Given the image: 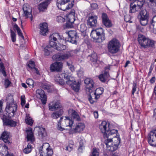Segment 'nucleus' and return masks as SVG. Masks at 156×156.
I'll list each match as a JSON object with an SVG mask.
<instances>
[{
	"mask_svg": "<svg viewBox=\"0 0 156 156\" xmlns=\"http://www.w3.org/2000/svg\"><path fill=\"white\" fill-rule=\"evenodd\" d=\"M27 139L28 141L33 142L34 140V136L32 129L30 128L27 130Z\"/></svg>",
	"mask_w": 156,
	"mask_h": 156,
	"instance_id": "obj_26",
	"label": "nucleus"
},
{
	"mask_svg": "<svg viewBox=\"0 0 156 156\" xmlns=\"http://www.w3.org/2000/svg\"><path fill=\"white\" fill-rule=\"evenodd\" d=\"M37 97L40 98L43 105L46 104L47 101V97L45 94L44 91L41 89H38L36 91Z\"/></svg>",
	"mask_w": 156,
	"mask_h": 156,
	"instance_id": "obj_16",
	"label": "nucleus"
},
{
	"mask_svg": "<svg viewBox=\"0 0 156 156\" xmlns=\"http://www.w3.org/2000/svg\"><path fill=\"white\" fill-rule=\"evenodd\" d=\"M99 150L96 148H93L90 156H99Z\"/></svg>",
	"mask_w": 156,
	"mask_h": 156,
	"instance_id": "obj_43",
	"label": "nucleus"
},
{
	"mask_svg": "<svg viewBox=\"0 0 156 156\" xmlns=\"http://www.w3.org/2000/svg\"><path fill=\"white\" fill-rule=\"evenodd\" d=\"M40 33L41 35H44L48 31V25L46 23H43L40 24Z\"/></svg>",
	"mask_w": 156,
	"mask_h": 156,
	"instance_id": "obj_21",
	"label": "nucleus"
},
{
	"mask_svg": "<svg viewBox=\"0 0 156 156\" xmlns=\"http://www.w3.org/2000/svg\"><path fill=\"white\" fill-rule=\"evenodd\" d=\"M23 16L26 18H30L32 21V16L31 14L32 9L30 6L27 4H25L23 6Z\"/></svg>",
	"mask_w": 156,
	"mask_h": 156,
	"instance_id": "obj_10",
	"label": "nucleus"
},
{
	"mask_svg": "<svg viewBox=\"0 0 156 156\" xmlns=\"http://www.w3.org/2000/svg\"><path fill=\"white\" fill-rule=\"evenodd\" d=\"M17 31L19 36L21 37L23 39H24V37L22 34L21 31L20 29L17 30Z\"/></svg>",
	"mask_w": 156,
	"mask_h": 156,
	"instance_id": "obj_57",
	"label": "nucleus"
},
{
	"mask_svg": "<svg viewBox=\"0 0 156 156\" xmlns=\"http://www.w3.org/2000/svg\"><path fill=\"white\" fill-rule=\"evenodd\" d=\"M111 137L110 138H108L105 140V143L107 146V150L109 151L113 152L116 151L118 148V147L116 145L112 144Z\"/></svg>",
	"mask_w": 156,
	"mask_h": 156,
	"instance_id": "obj_14",
	"label": "nucleus"
},
{
	"mask_svg": "<svg viewBox=\"0 0 156 156\" xmlns=\"http://www.w3.org/2000/svg\"><path fill=\"white\" fill-rule=\"evenodd\" d=\"M21 104L22 106L24 105L25 103V98L24 95H22L21 96Z\"/></svg>",
	"mask_w": 156,
	"mask_h": 156,
	"instance_id": "obj_53",
	"label": "nucleus"
},
{
	"mask_svg": "<svg viewBox=\"0 0 156 156\" xmlns=\"http://www.w3.org/2000/svg\"><path fill=\"white\" fill-rule=\"evenodd\" d=\"M67 34L69 37V41L73 44L76 43L79 38L76 32L74 30H70Z\"/></svg>",
	"mask_w": 156,
	"mask_h": 156,
	"instance_id": "obj_13",
	"label": "nucleus"
},
{
	"mask_svg": "<svg viewBox=\"0 0 156 156\" xmlns=\"http://www.w3.org/2000/svg\"><path fill=\"white\" fill-rule=\"evenodd\" d=\"M80 83L81 82L80 81H76L70 86L73 90L77 92L80 89Z\"/></svg>",
	"mask_w": 156,
	"mask_h": 156,
	"instance_id": "obj_31",
	"label": "nucleus"
},
{
	"mask_svg": "<svg viewBox=\"0 0 156 156\" xmlns=\"http://www.w3.org/2000/svg\"><path fill=\"white\" fill-rule=\"evenodd\" d=\"M11 37L12 41L14 42L16 41V34L11 29L10 30Z\"/></svg>",
	"mask_w": 156,
	"mask_h": 156,
	"instance_id": "obj_44",
	"label": "nucleus"
},
{
	"mask_svg": "<svg viewBox=\"0 0 156 156\" xmlns=\"http://www.w3.org/2000/svg\"><path fill=\"white\" fill-rule=\"evenodd\" d=\"M97 18L95 16H89L87 21V25L90 27H96L97 23Z\"/></svg>",
	"mask_w": 156,
	"mask_h": 156,
	"instance_id": "obj_19",
	"label": "nucleus"
},
{
	"mask_svg": "<svg viewBox=\"0 0 156 156\" xmlns=\"http://www.w3.org/2000/svg\"><path fill=\"white\" fill-rule=\"evenodd\" d=\"M48 5V2H43L39 5L38 9L40 11H43L47 9Z\"/></svg>",
	"mask_w": 156,
	"mask_h": 156,
	"instance_id": "obj_34",
	"label": "nucleus"
},
{
	"mask_svg": "<svg viewBox=\"0 0 156 156\" xmlns=\"http://www.w3.org/2000/svg\"><path fill=\"white\" fill-rule=\"evenodd\" d=\"M90 36L95 42H101L105 40L104 31L101 28L92 30Z\"/></svg>",
	"mask_w": 156,
	"mask_h": 156,
	"instance_id": "obj_4",
	"label": "nucleus"
},
{
	"mask_svg": "<svg viewBox=\"0 0 156 156\" xmlns=\"http://www.w3.org/2000/svg\"><path fill=\"white\" fill-rule=\"evenodd\" d=\"M39 136L42 138L45 137L47 135V133L45 129L43 128H40L39 131L38 132Z\"/></svg>",
	"mask_w": 156,
	"mask_h": 156,
	"instance_id": "obj_37",
	"label": "nucleus"
},
{
	"mask_svg": "<svg viewBox=\"0 0 156 156\" xmlns=\"http://www.w3.org/2000/svg\"><path fill=\"white\" fill-rule=\"evenodd\" d=\"M148 136V143L152 146H156V129L151 131Z\"/></svg>",
	"mask_w": 156,
	"mask_h": 156,
	"instance_id": "obj_12",
	"label": "nucleus"
},
{
	"mask_svg": "<svg viewBox=\"0 0 156 156\" xmlns=\"http://www.w3.org/2000/svg\"><path fill=\"white\" fill-rule=\"evenodd\" d=\"M94 115L95 118L97 119L98 118V115L97 112H94Z\"/></svg>",
	"mask_w": 156,
	"mask_h": 156,
	"instance_id": "obj_61",
	"label": "nucleus"
},
{
	"mask_svg": "<svg viewBox=\"0 0 156 156\" xmlns=\"http://www.w3.org/2000/svg\"><path fill=\"white\" fill-rule=\"evenodd\" d=\"M26 83L30 87L33 88V87L34 82L32 79H28L27 80Z\"/></svg>",
	"mask_w": 156,
	"mask_h": 156,
	"instance_id": "obj_42",
	"label": "nucleus"
},
{
	"mask_svg": "<svg viewBox=\"0 0 156 156\" xmlns=\"http://www.w3.org/2000/svg\"><path fill=\"white\" fill-rule=\"evenodd\" d=\"M61 105L58 101L54 100L49 104V108L50 110L54 111L60 108Z\"/></svg>",
	"mask_w": 156,
	"mask_h": 156,
	"instance_id": "obj_18",
	"label": "nucleus"
},
{
	"mask_svg": "<svg viewBox=\"0 0 156 156\" xmlns=\"http://www.w3.org/2000/svg\"><path fill=\"white\" fill-rule=\"evenodd\" d=\"M55 80L57 84H59L62 85H63L65 84V82L62 79L59 75L55 77Z\"/></svg>",
	"mask_w": 156,
	"mask_h": 156,
	"instance_id": "obj_36",
	"label": "nucleus"
},
{
	"mask_svg": "<svg viewBox=\"0 0 156 156\" xmlns=\"http://www.w3.org/2000/svg\"><path fill=\"white\" fill-rule=\"evenodd\" d=\"M63 64L61 62H55L52 64L50 67L51 72H60L63 67Z\"/></svg>",
	"mask_w": 156,
	"mask_h": 156,
	"instance_id": "obj_15",
	"label": "nucleus"
},
{
	"mask_svg": "<svg viewBox=\"0 0 156 156\" xmlns=\"http://www.w3.org/2000/svg\"><path fill=\"white\" fill-rule=\"evenodd\" d=\"M104 89L102 87H100L97 89L94 94L95 100L99 98L103 92Z\"/></svg>",
	"mask_w": 156,
	"mask_h": 156,
	"instance_id": "obj_28",
	"label": "nucleus"
},
{
	"mask_svg": "<svg viewBox=\"0 0 156 156\" xmlns=\"http://www.w3.org/2000/svg\"><path fill=\"white\" fill-rule=\"evenodd\" d=\"M4 148V149L5 150V151H6V152H7V153L6 154V155H5V156H14V155L12 154H9L8 153V151H7V147L5 146V147H3ZM2 148H3V147H2Z\"/></svg>",
	"mask_w": 156,
	"mask_h": 156,
	"instance_id": "obj_58",
	"label": "nucleus"
},
{
	"mask_svg": "<svg viewBox=\"0 0 156 156\" xmlns=\"http://www.w3.org/2000/svg\"><path fill=\"white\" fill-rule=\"evenodd\" d=\"M66 20L67 21L66 27L68 28L72 27L73 24L75 20L74 12H72L66 15Z\"/></svg>",
	"mask_w": 156,
	"mask_h": 156,
	"instance_id": "obj_11",
	"label": "nucleus"
},
{
	"mask_svg": "<svg viewBox=\"0 0 156 156\" xmlns=\"http://www.w3.org/2000/svg\"><path fill=\"white\" fill-rule=\"evenodd\" d=\"M25 121L27 124L32 125L33 123V121L32 119L29 116V115H27L25 119Z\"/></svg>",
	"mask_w": 156,
	"mask_h": 156,
	"instance_id": "obj_40",
	"label": "nucleus"
},
{
	"mask_svg": "<svg viewBox=\"0 0 156 156\" xmlns=\"http://www.w3.org/2000/svg\"><path fill=\"white\" fill-rule=\"evenodd\" d=\"M11 82L8 79H6L5 81V88H7L10 84Z\"/></svg>",
	"mask_w": 156,
	"mask_h": 156,
	"instance_id": "obj_55",
	"label": "nucleus"
},
{
	"mask_svg": "<svg viewBox=\"0 0 156 156\" xmlns=\"http://www.w3.org/2000/svg\"><path fill=\"white\" fill-rule=\"evenodd\" d=\"M69 68L72 72H73L74 70V66L72 65L70 66Z\"/></svg>",
	"mask_w": 156,
	"mask_h": 156,
	"instance_id": "obj_64",
	"label": "nucleus"
},
{
	"mask_svg": "<svg viewBox=\"0 0 156 156\" xmlns=\"http://www.w3.org/2000/svg\"><path fill=\"white\" fill-rule=\"evenodd\" d=\"M74 143L72 141H70L69 146L66 147V149L69 151H72L73 148Z\"/></svg>",
	"mask_w": 156,
	"mask_h": 156,
	"instance_id": "obj_45",
	"label": "nucleus"
},
{
	"mask_svg": "<svg viewBox=\"0 0 156 156\" xmlns=\"http://www.w3.org/2000/svg\"><path fill=\"white\" fill-rule=\"evenodd\" d=\"M109 76V73L108 72H105L104 73L101 74L99 76L100 80L102 82H105Z\"/></svg>",
	"mask_w": 156,
	"mask_h": 156,
	"instance_id": "obj_29",
	"label": "nucleus"
},
{
	"mask_svg": "<svg viewBox=\"0 0 156 156\" xmlns=\"http://www.w3.org/2000/svg\"><path fill=\"white\" fill-rule=\"evenodd\" d=\"M5 109L8 117L9 118H12L17 111V105L14 102H12L7 105Z\"/></svg>",
	"mask_w": 156,
	"mask_h": 156,
	"instance_id": "obj_9",
	"label": "nucleus"
},
{
	"mask_svg": "<svg viewBox=\"0 0 156 156\" xmlns=\"http://www.w3.org/2000/svg\"><path fill=\"white\" fill-rule=\"evenodd\" d=\"M9 133L5 131L2 134V140L5 143H9Z\"/></svg>",
	"mask_w": 156,
	"mask_h": 156,
	"instance_id": "obj_32",
	"label": "nucleus"
},
{
	"mask_svg": "<svg viewBox=\"0 0 156 156\" xmlns=\"http://www.w3.org/2000/svg\"><path fill=\"white\" fill-rule=\"evenodd\" d=\"M153 67H154V66H153V65L152 64L151 66L150 67L149 69V74H151V72H152V70L153 69Z\"/></svg>",
	"mask_w": 156,
	"mask_h": 156,
	"instance_id": "obj_63",
	"label": "nucleus"
},
{
	"mask_svg": "<svg viewBox=\"0 0 156 156\" xmlns=\"http://www.w3.org/2000/svg\"><path fill=\"white\" fill-rule=\"evenodd\" d=\"M140 9L138 6H136V4L131 3L130 5V13H133L139 11Z\"/></svg>",
	"mask_w": 156,
	"mask_h": 156,
	"instance_id": "obj_27",
	"label": "nucleus"
},
{
	"mask_svg": "<svg viewBox=\"0 0 156 156\" xmlns=\"http://www.w3.org/2000/svg\"><path fill=\"white\" fill-rule=\"evenodd\" d=\"M65 118L66 119L64 120V122L65 123L66 126H69L71 128L73 124V122L72 120H71L69 117L66 116Z\"/></svg>",
	"mask_w": 156,
	"mask_h": 156,
	"instance_id": "obj_33",
	"label": "nucleus"
},
{
	"mask_svg": "<svg viewBox=\"0 0 156 156\" xmlns=\"http://www.w3.org/2000/svg\"><path fill=\"white\" fill-rule=\"evenodd\" d=\"M88 99L90 103L91 104H93L94 102H95L97 100H95V97H94V94H93L92 96L90 95L88 98Z\"/></svg>",
	"mask_w": 156,
	"mask_h": 156,
	"instance_id": "obj_48",
	"label": "nucleus"
},
{
	"mask_svg": "<svg viewBox=\"0 0 156 156\" xmlns=\"http://www.w3.org/2000/svg\"><path fill=\"white\" fill-rule=\"evenodd\" d=\"M112 137V144H115L118 146L120 141V139L118 137L115 136L114 137Z\"/></svg>",
	"mask_w": 156,
	"mask_h": 156,
	"instance_id": "obj_38",
	"label": "nucleus"
},
{
	"mask_svg": "<svg viewBox=\"0 0 156 156\" xmlns=\"http://www.w3.org/2000/svg\"><path fill=\"white\" fill-rule=\"evenodd\" d=\"M81 142H80V147L78 148V150L79 152H81L83 149V144H81Z\"/></svg>",
	"mask_w": 156,
	"mask_h": 156,
	"instance_id": "obj_59",
	"label": "nucleus"
},
{
	"mask_svg": "<svg viewBox=\"0 0 156 156\" xmlns=\"http://www.w3.org/2000/svg\"><path fill=\"white\" fill-rule=\"evenodd\" d=\"M74 0H57V5L59 9L66 10L72 8Z\"/></svg>",
	"mask_w": 156,
	"mask_h": 156,
	"instance_id": "obj_6",
	"label": "nucleus"
},
{
	"mask_svg": "<svg viewBox=\"0 0 156 156\" xmlns=\"http://www.w3.org/2000/svg\"><path fill=\"white\" fill-rule=\"evenodd\" d=\"M87 29V27L84 24H82L80 25V30L82 32H83Z\"/></svg>",
	"mask_w": 156,
	"mask_h": 156,
	"instance_id": "obj_49",
	"label": "nucleus"
},
{
	"mask_svg": "<svg viewBox=\"0 0 156 156\" xmlns=\"http://www.w3.org/2000/svg\"><path fill=\"white\" fill-rule=\"evenodd\" d=\"M110 124L105 121H103L99 125V128L101 132L103 133L104 137L108 138L111 136L115 134L117 131L114 129H110L109 128Z\"/></svg>",
	"mask_w": 156,
	"mask_h": 156,
	"instance_id": "obj_3",
	"label": "nucleus"
},
{
	"mask_svg": "<svg viewBox=\"0 0 156 156\" xmlns=\"http://www.w3.org/2000/svg\"><path fill=\"white\" fill-rule=\"evenodd\" d=\"M29 67L31 69H34L35 68V65L34 62L33 61H30L29 62L28 64Z\"/></svg>",
	"mask_w": 156,
	"mask_h": 156,
	"instance_id": "obj_51",
	"label": "nucleus"
},
{
	"mask_svg": "<svg viewBox=\"0 0 156 156\" xmlns=\"http://www.w3.org/2000/svg\"><path fill=\"white\" fill-rule=\"evenodd\" d=\"M32 148L31 144L29 143L27 145V147L23 150V152L25 154H28L31 151Z\"/></svg>",
	"mask_w": 156,
	"mask_h": 156,
	"instance_id": "obj_39",
	"label": "nucleus"
},
{
	"mask_svg": "<svg viewBox=\"0 0 156 156\" xmlns=\"http://www.w3.org/2000/svg\"><path fill=\"white\" fill-rule=\"evenodd\" d=\"M65 78L67 80L66 83L67 84L71 86L76 81L74 77L71 76L65 75L64 76Z\"/></svg>",
	"mask_w": 156,
	"mask_h": 156,
	"instance_id": "obj_25",
	"label": "nucleus"
},
{
	"mask_svg": "<svg viewBox=\"0 0 156 156\" xmlns=\"http://www.w3.org/2000/svg\"><path fill=\"white\" fill-rule=\"evenodd\" d=\"M120 47V43L115 38H113L109 41L107 45L108 52L112 54L117 53Z\"/></svg>",
	"mask_w": 156,
	"mask_h": 156,
	"instance_id": "obj_5",
	"label": "nucleus"
},
{
	"mask_svg": "<svg viewBox=\"0 0 156 156\" xmlns=\"http://www.w3.org/2000/svg\"><path fill=\"white\" fill-rule=\"evenodd\" d=\"M48 143H45L40 147V154L41 156H52L53 154L52 150L50 148Z\"/></svg>",
	"mask_w": 156,
	"mask_h": 156,
	"instance_id": "obj_7",
	"label": "nucleus"
},
{
	"mask_svg": "<svg viewBox=\"0 0 156 156\" xmlns=\"http://www.w3.org/2000/svg\"><path fill=\"white\" fill-rule=\"evenodd\" d=\"M51 48L46 47L44 49V54L45 55L48 56L50 54Z\"/></svg>",
	"mask_w": 156,
	"mask_h": 156,
	"instance_id": "obj_52",
	"label": "nucleus"
},
{
	"mask_svg": "<svg viewBox=\"0 0 156 156\" xmlns=\"http://www.w3.org/2000/svg\"><path fill=\"white\" fill-rule=\"evenodd\" d=\"M86 85V87L89 90L94 87V83L93 80L90 78H87L84 80Z\"/></svg>",
	"mask_w": 156,
	"mask_h": 156,
	"instance_id": "obj_22",
	"label": "nucleus"
},
{
	"mask_svg": "<svg viewBox=\"0 0 156 156\" xmlns=\"http://www.w3.org/2000/svg\"><path fill=\"white\" fill-rule=\"evenodd\" d=\"M102 18L104 24L107 27L112 26V23L108 18L107 15L105 13L102 14Z\"/></svg>",
	"mask_w": 156,
	"mask_h": 156,
	"instance_id": "obj_20",
	"label": "nucleus"
},
{
	"mask_svg": "<svg viewBox=\"0 0 156 156\" xmlns=\"http://www.w3.org/2000/svg\"><path fill=\"white\" fill-rule=\"evenodd\" d=\"M155 79V77L154 76L150 79V81L151 83H154Z\"/></svg>",
	"mask_w": 156,
	"mask_h": 156,
	"instance_id": "obj_60",
	"label": "nucleus"
},
{
	"mask_svg": "<svg viewBox=\"0 0 156 156\" xmlns=\"http://www.w3.org/2000/svg\"><path fill=\"white\" fill-rule=\"evenodd\" d=\"M50 86L49 85H45L44 86L43 88L44 89L48 90L50 89Z\"/></svg>",
	"mask_w": 156,
	"mask_h": 156,
	"instance_id": "obj_62",
	"label": "nucleus"
},
{
	"mask_svg": "<svg viewBox=\"0 0 156 156\" xmlns=\"http://www.w3.org/2000/svg\"><path fill=\"white\" fill-rule=\"evenodd\" d=\"M136 2L137 3L136 6H138L139 7V9H140L142 7L144 2L143 0H136L134 3Z\"/></svg>",
	"mask_w": 156,
	"mask_h": 156,
	"instance_id": "obj_41",
	"label": "nucleus"
},
{
	"mask_svg": "<svg viewBox=\"0 0 156 156\" xmlns=\"http://www.w3.org/2000/svg\"><path fill=\"white\" fill-rule=\"evenodd\" d=\"M62 40V36L58 33H54L49 37V44L51 47H54L58 51L64 50L66 48V46L59 43Z\"/></svg>",
	"mask_w": 156,
	"mask_h": 156,
	"instance_id": "obj_1",
	"label": "nucleus"
},
{
	"mask_svg": "<svg viewBox=\"0 0 156 156\" xmlns=\"http://www.w3.org/2000/svg\"><path fill=\"white\" fill-rule=\"evenodd\" d=\"M3 122L4 125L11 127H14L16 124V122L15 121L7 119L4 120Z\"/></svg>",
	"mask_w": 156,
	"mask_h": 156,
	"instance_id": "obj_30",
	"label": "nucleus"
},
{
	"mask_svg": "<svg viewBox=\"0 0 156 156\" xmlns=\"http://www.w3.org/2000/svg\"><path fill=\"white\" fill-rule=\"evenodd\" d=\"M71 56L70 54L67 52L56 54L53 56V58H55L57 60L61 61L67 59Z\"/></svg>",
	"mask_w": 156,
	"mask_h": 156,
	"instance_id": "obj_17",
	"label": "nucleus"
},
{
	"mask_svg": "<svg viewBox=\"0 0 156 156\" xmlns=\"http://www.w3.org/2000/svg\"><path fill=\"white\" fill-rule=\"evenodd\" d=\"M139 43L140 45V48L144 49V51L148 52L151 51L150 48L154 45L153 41L148 38H147L142 35H138V38Z\"/></svg>",
	"mask_w": 156,
	"mask_h": 156,
	"instance_id": "obj_2",
	"label": "nucleus"
},
{
	"mask_svg": "<svg viewBox=\"0 0 156 156\" xmlns=\"http://www.w3.org/2000/svg\"><path fill=\"white\" fill-rule=\"evenodd\" d=\"M149 16V13L146 10L142 9L140 12L138 16V18L142 25L145 26L147 25Z\"/></svg>",
	"mask_w": 156,
	"mask_h": 156,
	"instance_id": "obj_8",
	"label": "nucleus"
},
{
	"mask_svg": "<svg viewBox=\"0 0 156 156\" xmlns=\"http://www.w3.org/2000/svg\"><path fill=\"white\" fill-rule=\"evenodd\" d=\"M136 84L135 83H133V88L132 90V94L133 95L134 93L136 91Z\"/></svg>",
	"mask_w": 156,
	"mask_h": 156,
	"instance_id": "obj_54",
	"label": "nucleus"
},
{
	"mask_svg": "<svg viewBox=\"0 0 156 156\" xmlns=\"http://www.w3.org/2000/svg\"><path fill=\"white\" fill-rule=\"evenodd\" d=\"M66 18L61 16H58L57 17V20L58 22L62 23L65 21Z\"/></svg>",
	"mask_w": 156,
	"mask_h": 156,
	"instance_id": "obj_50",
	"label": "nucleus"
},
{
	"mask_svg": "<svg viewBox=\"0 0 156 156\" xmlns=\"http://www.w3.org/2000/svg\"><path fill=\"white\" fill-rule=\"evenodd\" d=\"M69 114L71 113L72 117L74 119L77 121L80 120V118L79 114L77 112L73 109H70L68 112Z\"/></svg>",
	"mask_w": 156,
	"mask_h": 156,
	"instance_id": "obj_24",
	"label": "nucleus"
},
{
	"mask_svg": "<svg viewBox=\"0 0 156 156\" xmlns=\"http://www.w3.org/2000/svg\"><path fill=\"white\" fill-rule=\"evenodd\" d=\"M85 126L83 123H79L76 124L75 128L73 129V131L74 133H80L83 131Z\"/></svg>",
	"mask_w": 156,
	"mask_h": 156,
	"instance_id": "obj_23",
	"label": "nucleus"
},
{
	"mask_svg": "<svg viewBox=\"0 0 156 156\" xmlns=\"http://www.w3.org/2000/svg\"><path fill=\"white\" fill-rule=\"evenodd\" d=\"M63 113V111L62 110L59 111L54 112L51 114V117L53 119H57L62 115Z\"/></svg>",
	"mask_w": 156,
	"mask_h": 156,
	"instance_id": "obj_35",
	"label": "nucleus"
},
{
	"mask_svg": "<svg viewBox=\"0 0 156 156\" xmlns=\"http://www.w3.org/2000/svg\"><path fill=\"white\" fill-rule=\"evenodd\" d=\"M0 71L3 74V76H6V72L5 70V67L2 63H1L0 64Z\"/></svg>",
	"mask_w": 156,
	"mask_h": 156,
	"instance_id": "obj_46",
	"label": "nucleus"
},
{
	"mask_svg": "<svg viewBox=\"0 0 156 156\" xmlns=\"http://www.w3.org/2000/svg\"><path fill=\"white\" fill-rule=\"evenodd\" d=\"M90 60L92 62H95L97 59V56L96 53L94 52L91 56Z\"/></svg>",
	"mask_w": 156,
	"mask_h": 156,
	"instance_id": "obj_47",
	"label": "nucleus"
},
{
	"mask_svg": "<svg viewBox=\"0 0 156 156\" xmlns=\"http://www.w3.org/2000/svg\"><path fill=\"white\" fill-rule=\"evenodd\" d=\"M91 7L93 9H97L98 8V5L96 3H92L90 4Z\"/></svg>",
	"mask_w": 156,
	"mask_h": 156,
	"instance_id": "obj_56",
	"label": "nucleus"
}]
</instances>
